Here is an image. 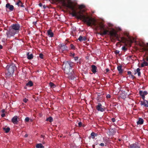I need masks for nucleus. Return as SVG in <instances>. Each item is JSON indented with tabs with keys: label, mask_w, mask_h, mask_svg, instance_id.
Listing matches in <instances>:
<instances>
[{
	"label": "nucleus",
	"mask_w": 148,
	"mask_h": 148,
	"mask_svg": "<svg viewBox=\"0 0 148 148\" xmlns=\"http://www.w3.org/2000/svg\"><path fill=\"white\" fill-rule=\"evenodd\" d=\"M108 33H109V34L111 36L114 37L116 39H118V35L114 29H112V30L110 31H109V32H108Z\"/></svg>",
	"instance_id": "7"
},
{
	"label": "nucleus",
	"mask_w": 148,
	"mask_h": 148,
	"mask_svg": "<svg viewBox=\"0 0 148 148\" xmlns=\"http://www.w3.org/2000/svg\"><path fill=\"white\" fill-rule=\"evenodd\" d=\"M16 66L13 64L7 65L6 68L5 74L6 76L10 77L13 75Z\"/></svg>",
	"instance_id": "3"
},
{
	"label": "nucleus",
	"mask_w": 148,
	"mask_h": 148,
	"mask_svg": "<svg viewBox=\"0 0 148 148\" xmlns=\"http://www.w3.org/2000/svg\"><path fill=\"white\" fill-rule=\"evenodd\" d=\"M77 64H78V65H80L81 64V61H80V60H79L78 61H77Z\"/></svg>",
	"instance_id": "40"
},
{
	"label": "nucleus",
	"mask_w": 148,
	"mask_h": 148,
	"mask_svg": "<svg viewBox=\"0 0 148 148\" xmlns=\"http://www.w3.org/2000/svg\"><path fill=\"white\" fill-rule=\"evenodd\" d=\"M78 40L80 41H85L86 40L87 38L85 36L83 37L82 36H80Z\"/></svg>",
	"instance_id": "15"
},
{
	"label": "nucleus",
	"mask_w": 148,
	"mask_h": 148,
	"mask_svg": "<svg viewBox=\"0 0 148 148\" xmlns=\"http://www.w3.org/2000/svg\"><path fill=\"white\" fill-rule=\"evenodd\" d=\"M29 119H30L29 117H26L25 119V122H28L29 121Z\"/></svg>",
	"instance_id": "29"
},
{
	"label": "nucleus",
	"mask_w": 148,
	"mask_h": 148,
	"mask_svg": "<svg viewBox=\"0 0 148 148\" xmlns=\"http://www.w3.org/2000/svg\"><path fill=\"white\" fill-rule=\"evenodd\" d=\"M3 130L5 131V133H8L10 130V128L9 127H8L7 128L4 127L3 128Z\"/></svg>",
	"instance_id": "24"
},
{
	"label": "nucleus",
	"mask_w": 148,
	"mask_h": 148,
	"mask_svg": "<svg viewBox=\"0 0 148 148\" xmlns=\"http://www.w3.org/2000/svg\"><path fill=\"white\" fill-rule=\"evenodd\" d=\"M146 102L148 104V101H146Z\"/></svg>",
	"instance_id": "57"
},
{
	"label": "nucleus",
	"mask_w": 148,
	"mask_h": 148,
	"mask_svg": "<svg viewBox=\"0 0 148 148\" xmlns=\"http://www.w3.org/2000/svg\"><path fill=\"white\" fill-rule=\"evenodd\" d=\"M74 58L75 61L77 60L78 59V57L77 56L74 57Z\"/></svg>",
	"instance_id": "35"
},
{
	"label": "nucleus",
	"mask_w": 148,
	"mask_h": 148,
	"mask_svg": "<svg viewBox=\"0 0 148 148\" xmlns=\"http://www.w3.org/2000/svg\"><path fill=\"white\" fill-rule=\"evenodd\" d=\"M27 58L28 59L30 60L32 59L33 58V56L32 54H30L29 52H28L27 53Z\"/></svg>",
	"instance_id": "16"
},
{
	"label": "nucleus",
	"mask_w": 148,
	"mask_h": 148,
	"mask_svg": "<svg viewBox=\"0 0 148 148\" xmlns=\"http://www.w3.org/2000/svg\"><path fill=\"white\" fill-rule=\"evenodd\" d=\"M44 136H43L42 135H41V138H44Z\"/></svg>",
	"instance_id": "56"
},
{
	"label": "nucleus",
	"mask_w": 148,
	"mask_h": 148,
	"mask_svg": "<svg viewBox=\"0 0 148 148\" xmlns=\"http://www.w3.org/2000/svg\"><path fill=\"white\" fill-rule=\"evenodd\" d=\"M91 71L94 73H95L97 72V67L95 65H92L91 66Z\"/></svg>",
	"instance_id": "13"
},
{
	"label": "nucleus",
	"mask_w": 148,
	"mask_h": 148,
	"mask_svg": "<svg viewBox=\"0 0 148 148\" xmlns=\"http://www.w3.org/2000/svg\"><path fill=\"white\" fill-rule=\"evenodd\" d=\"M43 54H42L40 53L39 54V57L41 59H43Z\"/></svg>",
	"instance_id": "32"
},
{
	"label": "nucleus",
	"mask_w": 148,
	"mask_h": 148,
	"mask_svg": "<svg viewBox=\"0 0 148 148\" xmlns=\"http://www.w3.org/2000/svg\"><path fill=\"white\" fill-rule=\"evenodd\" d=\"M74 78H75L74 75H72L71 78L72 79H74Z\"/></svg>",
	"instance_id": "47"
},
{
	"label": "nucleus",
	"mask_w": 148,
	"mask_h": 148,
	"mask_svg": "<svg viewBox=\"0 0 148 148\" xmlns=\"http://www.w3.org/2000/svg\"><path fill=\"white\" fill-rule=\"evenodd\" d=\"M146 60L147 61H148V57H147L146 58Z\"/></svg>",
	"instance_id": "54"
},
{
	"label": "nucleus",
	"mask_w": 148,
	"mask_h": 148,
	"mask_svg": "<svg viewBox=\"0 0 148 148\" xmlns=\"http://www.w3.org/2000/svg\"><path fill=\"white\" fill-rule=\"evenodd\" d=\"M102 107V104L101 103H98V105L96 106V108L98 111L103 112L105 110Z\"/></svg>",
	"instance_id": "9"
},
{
	"label": "nucleus",
	"mask_w": 148,
	"mask_h": 148,
	"mask_svg": "<svg viewBox=\"0 0 148 148\" xmlns=\"http://www.w3.org/2000/svg\"><path fill=\"white\" fill-rule=\"evenodd\" d=\"M84 6L83 5H79L78 7L80 9H82L83 8H84Z\"/></svg>",
	"instance_id": "28"
},
{
	"label": "nucleus",
	"mask_w": 148,
	"mask_h": 148,
	"mask_svg": "<svg viewBox=\"0 0 148 148\" xmlns=\"http://www.w3.org/2000/svg\"><path fill=\"white\" fill-rule=\"evenodd\" d=\"M20 27L18 24H13L11 25L9 28V30L7 31L6 33L7 37H10L17 34L18 33Z\"/></svg>",
	"instance_id": "1"
},
{
	"label": "nucleus",
	"mask_w": 148,
	"mask_h": 148,
	"mask_svg": "<svg viewBox=\"0 0 148 148\" xmlns=\"http://www.w3.org/2000/svg\"><path fill=\"white\" fill-rule=\"evenodd\" d=\"M46 121H49V122L51 123L53 121V119L52 117L50 116L47 119Z\"/></svg>",
	"instance_id": "23"
},
{
	"label": "nucleus",
	"mask_w": 148,
	"mask_h": 148,
	"mask_svg": "<svg viewBox=\"0 0 148 148\" xmlns=\"http://www.w3.org/2000/svg\"><path fill=\"white\" fill-rule=\"evenodd\" d=\"M140 69L138 68L136 69L137 72L138 73V76H139L140 75Z\"/></svg>",
	"instance_id": "27"
},
{
	"label": "nucleus",
	"mask_w": 148,
	"mask_h": 148,
	"mask_svg": "<svg viewBox=\"0 0 148 148\" xmlns=\"http://www.w3.org/2000/svg\"><path fill=\"white\" fill-rule=\"evenodd\" d=\"M106 97L107 99L110 98L111 96L109 94H108L106 95Z\"/></svg>",
	"instance_id": "37"
},
{
	"label": "nucleus",
	"mask_w": 148,
	"mask_h": 148,
	"mask_svg": "<svg viewBox=\"0 0 148 148\" xmlns=\"http://www.w3.org/2000/svg\"><path fill=\"white\" fill-rule=\"evenodd\" d=\"M27 136H28V134H26L25 135V137H27Z\"/></svg>",
	"instance_id": "53"
},
{
	"label": "nucleus",
	"mask_w": 148,
	"mask_h": 148,
	"mask_svg": "<svg viewBox=\"0 0 148 148\" xmlns=\"http://www.w3.org/2000/svg\"><path fill=\"white\" fill-rule=\"evenodd\" d=\"M48 34L50 37H53V33L52 32L51 30H49L47 32Z\"/></svg>",
	"instance_id": "19"
},
{
	"label": "nucleus",
	"mask_w": 148,
	"mask_h": 148,
	"mask_svg": "<svg viewBox=\"0 0 148 148\" xmlns=\"http://www.w3.org/2000/svg\"><path fill=\"white\" fill-rule=\"evenodd\" d=\"M144 105L146 107H148V104L147 103L146 104L145 103L144 104Z\"/></svg>",
	"instance_id": "43"
},
{
	"label": "nucleus",
	"mask_w": 148,
	"mask_h": 148,
	"mask_svg": "<svg viewBox=\"0 0 148 148\" xmlns=\"http://www.w3.org/2000/svg\"><path fill=\"white\" fill-rule=\"evenodd\" d=\"M127 74L131 76L132 75V72L130 71H127Z\"/></svg>",
	"instance_id": "36"
},
{
	"label": "nucleus",
	"mask_w": 148,
	"mask_h": 148,
	"mask_svg": "<svg viewBox=\"0 0 148 148\" xmlns=\"http://www.w3.org/2000/svg\"><path fill=\"white\" fill-rule=\"evenodd\" d=\"M131 77L133 78V79H134L135 78V77L134 76V75H132L131 76Z\"/></svg>",
	"instance_id": "51"
},
{
	"label": "nucleus",
	"mask_w": 148,
	"mask_h": 148,
	"mask_svg": "<svg viewBox=\"0 0 148 148\" xmlns=\"http://www.w3.org/2000/svg\"><path fill=\"white\" fill-rule=\"evenodd\" d=\"M49 84L50 87L52 88H55L56 86V85L54 84L52 82H50L49 83Z\"/></svg>",
	"instance_id": "25"
},
{
	"label": "nucleus",
	"mask_w": 148,
	"mask_h": 148,
	"mask_svg": "<svg viewBox=\"0 0 148 148\" xmlns=\"http://www.w3.org/2000/svg\"><path fill=\"white\" fill-rule=\"evenodd\" d=\"M6 7L7 8L9 9L10 11H12L14 8L13 6L10 5L9 3H8L6 4Z\"/></svg>",
	"instance_id": "11"
},
{
	"label": "nucleus",
	"mask_w": 148,
	"mask_h": 148,
	"mask_svg": "<svg viewBox=\"0 0 148 148\" xmlns=\"http://www.w3.org/2000/svg\"><path fill=\"white\" fill-rule=\"evenodd\" d=\"M36 148H44V147L41 143L37 144L36 145Z\"/></svg>",
	"instance_id": "20"
},
{
	"label": "nucleus",
	"mask_w": 148,
	"mask_h": 148,
	"mask_svg": "<svg viewBox=\"0 0 148 148\" xmlns=\"http://www.w3.org/2000/svg\"><path fill=\"white\" fill-rule=\"evenodd\" d=\"M140 145L139 143L136 142L131 144H129L128 147L129 148H140Z\"/></svg>",
	"instance_id": "6"
},
{
	"label": "nucleus",
	"mask_w": 148,
	"mask_h": 148,
	"mask_svg": "<svg viewBox=\"0 0 148 148\" xmlns=\"http://www.w3.org/2000/svg\"><path fill=\"white\" fill-rule=\"evenodd\" d=\"M118 41H120L119 39H118Z\"/></svg>",
	"instance_id": "58"
},
{
	"label": "nucleus",
	"mask_w": 148,
	"mask_h": 148,
	"mask_svg": "<svg viewBox=\"0 0 148 148\" xmlns=\"http://www.w3.org/2000/svg\"><path fill=\"white\" fill-rule=\"evenodd\" d=\"M145 103L144 102H143L142 101H141V105H144V104Z\"/></svg>",
	"instance_id": "49"
},
{
	"label": "nucleus",
	"mask_w": 148,
	"mask_h": 148,
	"mask_svg": "<svg viewBox=\"0 0 148 148\" xmlns=\"http://www.w3.org/2000/svg\"><path fill=\"white\" fill-rule=\"evenodd\" d=\"M147 46H148V43H147ZM144 50L145 51H148V49H147L146 48H144Z\"/></svg>",
	"instance_id": "42"
},
{
	"label": "nucleus",
	"mask_w": 148,
	"mask_h": 148,
	"mask_svg": "<svg viewBox=\"0 0 148 148\" xmlns=\"http://www.w3.org/2000/svg\"><path fill=\"white\" fill-rule=\"evenodd\" d=\"M38 5L40 7H41L42 6V4L41 3H40Z\"/></svg>",
	"instance_id": "48"
},
{
	"label": "nucleus",
	"mask_w": 148,
	"mask_h": 148,
	"mask_svg": "<svg viewBox=\"0 0 148 148\" xmlns=\"http://www.w3.org/2000/svg\"><path fill=\"white\" fill-rule=\"evenodd\" d=\"M112 121V122H114L115 121V119L114 118H113L111 119Z\"/></svg>",
	"instance_id": "39"
},
{
	"label": "nucleus",
	"mask_w": 148,
	"mask_h": 148,
	"mask_svg": "<svg viewBox=\"0 0 148 148\" xmlns=\"http://www.w3.org/2000/svg\"><path fill=\"white\" fill-rule=\"evenodd\" d=\"M122 49L123 50L125 51L127 50V48H126L125 46L122 47Z\"/></svg>",
	"instance_id": "30"
},
{
	"label": "nucleus",
	"mask_w": 148,
	"mask_h": 148,
	"mask_svg": "<svg viewBox=\"0 0 148 148\" xmlns=\"http://www.w3.org/2000/svg\"><path fill=\"white\" fill-rule=\"evenodd\" d=\"M106 73H107L109 71V70L107 68L106 69Z\"/></svg>",
	"instance_id": "44"
},
{
	"label": "nucleus",
	"mask_w": 148,
	"mask_h": 148,
	"mask_svg": "<svg viewBox=\"0 0 148 148\" xmlns=\"http://www.w3.org/2000/svg\"><path fill=\"white\" fill-rule=\"evenodd\" d=\"M122 66H118L117 67V70L120 74L122 73L123 72V70L122 69Z\"/></svg>",
	"instance_id": "18"
},
{
	"label": "nucleus",
	"mask_w": 148,
	"mask_h": 148,
	"mask_svg": "<svg viewBox=\"0 0 148 148\" xmlns=\"http://www.w3.org/2000/svg\"><path fill=\"white\" fill-rule=\"evenodd\" d=\"M99 27L100 30V34L101 35L103 36L108 34L109 32V30L106 29L105 28V26L103 24L101 23L99 24Z\"/></svg>",
	"instance_id": "4"
},
{
	"label": "nucleus",
	"mask_w": 148,
	"mask_h": 148,
	"mask_svg": "<svg viewBox=\"0 0 148 148\" xmlns=\"http://www.w3.org/2000/svg\"><path fill=\"white\" fill-rule=\"evenodd\" d=\"M5 114L4 113L2 114L1 115V116L2 117H4L5 116Z\"/></svg>",
	"instance_id": "46"
},
{
	"label": "nucleus",
	"mask_w": 148,
	"mask_h": 148,
	"mask_svg": "<svg viewBox=\"0 0 148 148\" xmlns=\"http://www.w3.org/2000/svg\"><path fill=\"white\" fill-rule=\"evenodd\" d=\"M12 121L14 124H17L18 123V118L17 116H14L12 119Z\"/></svg>",
	"instance_id": "12"
},
{
	"label": "nucleus",
	"mask_w": 148,
	"mask_h": 148,
	"mask_svg": "<svg viewBox=\"0 0 148 148\" xmlns=\"http://www.w3.org/2000/svg\"><path fill=\"white\" fill-rule=\"evenodd\" d=\"M74 65V63L70 61H65L63 62V68L65 73L70 75L69 76H71V74L69 73L70 70Z\"/></svg>",
	"instance_id": "2"
},
{
	"label": "nucleus",
	"mask_w": 148,
	"mask_h": 148,
	"mask_svg": "<svg viewBox=\"0 0 148 148\" xmlns=\"http://www.w3.org/2000/svg\"><path fill=\"white\" fill-rule=\"evenodd\" d=\"M33 85V82L31 81H29L26 84V85L27 86L31 87Z\"/></svg>",
	"instance_id": "21"
},
{
	"label": "nucleus",
	"mask_w": 148,
	"mask_h": 148,
	"mask_svg": "<svg viewBox=\"0 0 148 148\" xmlns=\"http://www.w3.org/2000/svg\"><path fill=\"white\" fill-rule=\"evenodd\" d=\"M28 100V99H26V98H24L23 99V101L25 103H26L27 101Z\"/></svg>",
	"instance_id": "34"
},
{
	"label": "nucleus",
	"mask_w": 148,
	"mask_h": 148,
	"mask_svg": "<svg viewBox=\"0 0 148 148\" xmlns=\"http://www.w3.org/2000/svg\"><path fill=\"white\" fill-rule=\"evenodd\" d=\"M66 44H61L58 46L60 48V51H63L65 50H67L68 49L67 47L66 46Z\"/></svg>",
	"instance_id": "8"
},
{
	"label": "nucleus",
	"mask_w": 148,
	"mask_h": 148,
	"mask_svg": "<svg viewBox=\"0 0 148 148\" xmlns=\"http://www.w3.org/2000/svg\"><path fill=\"white\" fill-rule=\"evenodd\" d=\"M143 120L141 118H139L138 121L137 122V125H141L143 123Z\"/></svg>",
	"instance_id": "17"
},
{
	"label": "nucleus",
	"mask_w": 148,
	"mask_h": 148,
	"mask_svg": "<svg viewBox=\"0 0 148 148\" xmlns=\"http://www.w3.org/2000/svg\"><path fill=\"white\" fill-rule=\"evenodd\" d=\"M16 4L18 5V6L21 7H24V5H23V3L20 0H18L16 3Z\"/></svg>",
	"instance_id": "14"
},
{
	"label": "nucleus",
	"mask_w": 148,
	"mask_h": 148,
	"mask_svg": "<svg viewBox=\"0 0 148 148\" xmlns=\"http://www.w3.org/2000/svg\"><path fill=\"white\" fill-rule=\"evenodd\" d=\"M71 56H73L74 58V57L75 56V53H71Z\"/></svg>",
	"instance_id": "45"
},
{
	"label": "nucleus",
	"mask_w": 148,
	"mask_h": 148,
	"mask_svg": "<svg viewBox=\"0 0 148 148\" xmlns=\"http://www.w3.org/2000/svg\"><path fill=\"white\" fill-rule=\"evenodd\" d=\"M43 8H46V6H45V5H44L43 6Z\"/></svg>",
	"instance_id": "55"
},
{
	"label": "nucleus",
	"mask_w": 148,
	"mask_h": 148,
	"mask_svg": "<svg viewBox=\"0 0 148 148\" xmlns=\"http://www.w3.org/2000/svg\"><path fill=\"white\" fill-rule=\"evenodd\" d=\"M126 35L127 37H128V39L124 37H122L121 38V40L124 43L128 42V43H129L130 45L131 46V44L133 42V41L131 39V37L129 36V35L127 34H126Z\"/></svg>",
	"instance_id": "5"
},
{
	"label": "nucleus",
	"mask_w": 148,
	"mask_h": 148,
	"mask_svg": "<svg viewBox=\"0 0 148 148\" xmlns=\"http://www.w3.org/2000/svg\"><path fill=\"white\" fill-rule=\"evenodd\" d=\"M136 74V73H135V74Z\"/></svg>",
	"instance_id": "59"
},
{
	"label": "nucleus",
	"mask_w": 148,
	"mask_h": 148,
	"mask_svg": "<svg viewBox=\"0 0 148 148\" xmlns=\"http://www.w3.org/2000/svg\"><path fill=\"white\" fill-rule=\"evenodd\" d=\"M114 52H115V54H116L117 55L119 53V50H116Z\"/></svg>",
	"instance_id": "33"
},
{
	"label": "nucleus",
	"mask_w": 148,
	"mask_h": 148,
	"mask_svg": "<svg viewBox=\"0 0 148 148\" xmlns=\"http://www.w3.org/2000/svg\"><path fill=\"white\" fill-rule=\"evenodd\" d=\"M78 124L79 127H81L82 125V123L81 122H79L78 123Z\"/></svg>",
	"instance_id": "38"
},
{
	"label": "nucleus",
	"mask_w": 148,
	"mask_h": 148,
	"mask_svg": "<svg viewBox=\"0 0 148 148\" xmlns=\"http://www.w3.org/2000/svg\"><path fill=\"white\" fill-rule=\"evenodd\" d=\"M70 47L71 49H75V47L73 44H71L70 45Z\"/></svg>",
	"instance_id": "31"
},
{
	"label": "nucleus",
	"mask_w": 148,
	"mask_h": 148,
	"mask_svg": "<svg viewBox=\"0 0 148 148\" xmlns=\"http://www.w3.org/2000/svg\"><path fill=\"white\" fill-rule=\"evenodd\" d=\"M1 112L2 113H3L5 112V110L4 109H3L1 110Z\"/></svg>",
	"instance_id": "50"
},
{
	"label": "nucleus",
	"mask_w": 148,
	"mask_h": 148,
	"mask_svg": "<svg viewBox=\"0 0 148 148\" xmlns=\"http://www.w3.org/2000/svg\"><path fill=\"white\" fill-rule=\"evenodd\" d=\"M3 46L1 45H0V49H2Z\"/></svg>",
	"instance_id": "52"
},
{
	"label": "nucleus",
	"mask_w": 148,
	"mask_h": 148,
	"mask_svg": "<svg viewBox=\"0 0 148 148\" xmlns=\"http://www.w3.org/2000/svg\"><path fill=\"white\" fill-rule=\"evenodd\" d=\"M91 136H92V138H94V137L95 136H97V134L96 133H95L93 132H92L91 134Z\"/></svg>",
	"instance_id": "26"
},
{
	"label": "nucleus",
	"mask_w": 148,
	"mask_h": 148,
	"mask_svg": "<svg viewBox=\"0 0 148 148\" xmlns=\"http://www.w3.org/2000/svg\"><path fill=\"white\" fill-rule=\"evenodd\" d=\"M148 66V63L145 61H144L143 63H142L141 65V67H144V66Z\"/></svg>",
	"instance_id": "22"
},
{
	"label": "nucleus",
	"mask_w": 148,
	"mask_h": 148,
	"mask_svg": "<svg viewBox=\"0 0 148 148\" xmlns=\"http://www.w3.org/2000/svg\"><path fill=\"white\" fill-rule=\"evenodd\" d=\"M99 145L101 146H103L104 145V144L103 143H101L99 144Z\"/></svg>",
	"instance_id": "41"
},
{
	"label": "nucleus",
	"mask_w": 148,
	"mask_h": 148,
	"mask_svg": "<svg viewBox=\"0 0 148 148\" xmlns=\"http://www.w3.org/2000/svg\"><path fill=\"white\" fill-rule=\"evenodd\" d=\"M140 95L142 96V98L144 99L145 98V95H146L148 93L146 91H143L142 90H140L139 92Z\"/></svg>",
	"instance_id": "10"
}]
</instances>
